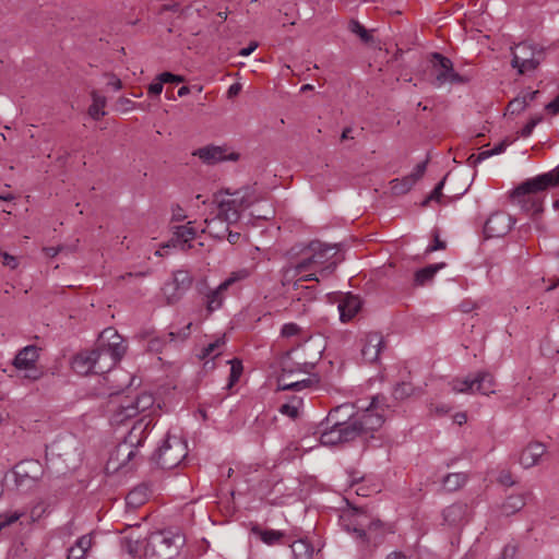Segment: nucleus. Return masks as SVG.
Wrapping results in <instances>:
<instances>
[{
  "label": "nucleus",
  "instance_id": "obj_23",
  "mask_svg": "<svg viewBox=\"0 0 559 559\" xmlns=\"http://www.w3.org/2000/svg\"><path fill=\"white\" fill-rule=\"evenodd\" d=\"M352 411L343 412L345 419L338 415L335 419V425L338 427L343 442H349L358 437H364L361 433V426L357 423L355 415H352Z\"/></svg>",
  "mask_w": 559,
  "mask_h": 559
},
{
  "label": "nucleus",
  "instance_id": "obj_39",
  "mask_svg": "<svg viewBox=\"0 0 559 559\" xmlns=\"http://www.w3.org/2000/svg\"><path fill=\"white\" fill-rule=\"evenodd\" d=\"M225 344V338L219 337L215 340L214 342L206 345L199 355L200 359H206L207 357L214 355L215 357L219 355V352H216L218 348H221Z\"/></svg>",
  "mask_w": 559,
  "mask_h": 559
},
{
  "label": "nucleus",
  "instance_id": "obj_10",
  "mask_svg": "<svg viewBox=\"0 0 559 559\" xmlns=\"http://www.w3.org/2000/svg\"><path fill=\"white\" fill-rule=\"evenodd\" d=\"M451 390L454 393H479L489 395L493 393L495 380L488 371H478L465 378H455L450 382Z\"/></svg>",
  "mask_w": 559,
  "mask_h": 559
},
{
  "label": "nucleus",
  "instance_id": "obj_19",
  "mask_svg": "<svg viewBox=\"0 0 559 559\" xmlns=\"http://www.w3.org/2000/svg\"><path fill=\"white\" fill-rule=\"evenodd\" d=\"M38 357V348L35 345H27L19 350L13 359V366L17 370H25V378L36 380L39 378V372L35 368Z\"/></svg>",
  "mask_w": 559,
  "mask_h": 559
},
{
  "label": "nucleus",
  "instance_id": "obj_56",
  "mask_svg": "<svg viewBox=\"0 0 559 559\" xmlns=\"http://www.w3.org/2000/svg\"><path fill=\"white\" fill-rule=\"evenodd\" d=\"M127 549H128V552L130 555L138 556L139 555V550H140L138 540L134 542V543L132 540H128L127 542Z\"/></svg>",
  "mask_w": 559,
  "mask_h": 559
},
{
  "label": "nucleus",
  "instance_id": "obj_12",
  "mask_svg": "<svg viewBox=\"0 0 559 559\" xmlns=\"http://www.w3.org/2000/svg\"><path fill=\"white\" fill-rule=\"evenodd\" d=\"M154 404L152 394L142 393L134 399H124L111 415V423L121 425L127 419L135 417L139 413L151 408Z\"/></svg>",
  "mask_w": 559,
  "mask_h": 559
},
{
  "label": "nucleus",
  "instance_id": "obj_20",
  "mask_svg": "<svg viewBox=\"0 0 559 559\" xmlns=\"http://www.w3.org/2000/svg\"><path fill=\"white\" fill-rule=\"evenodd\" d=\"M191 322L186 324L178 331H169L168 333L152 337L147 343V349L154 353H160L167 345H178L185 342L190 336Z\"/></svg>",
  "mask_w": 559,
  "mask_h": 559
},
{
  "label": "nucleus",
  "instance_id": "obj_60",
  "mask_svg": "<svg viewBox=\"0 0 559 559\" xmlns=\"http://www.w3.org/2000/svg\"><path fill=\"white\" fill-rule=\"evenodd\" d=\"M466 420H467V416H466V414H465V413H456V414L454 415V423H456V424H457V425H460V426H461V425H463V424H465V423H466Z\"/></svg>",
  "mask_w": 559,
  "mask_h": 559
},
{
  "label": "nucleus",
  "instance_id": "obj_61",
  "mask_svg": "<svg viewBox=\"0 0 559 559\" xmlns=\"http://www.w3.org/2000/svg\"><path fill=\"white\" fill-rule=\"evenodd\" d=\"M226 233H227V239H228V241L230 243H236L239 240V238H240V234L239 233H233L229 229Z\"/></svg>",
  "mask_w": 559,
  "mask_h": 559
},
{
  "label": "nucleus",
  "instance_id": "obj_4",
  "mask_svg": "<svg viewBox=\"0 0 559 559\" xmlns=\"http://www.w3.org/2000/svg\"><path fill=\"white\" fill-rule=\"evenodd\" d=\"M556 187H559V179L551 169L523 181L511 192L510 198L524 213L535 216L544 211L547 191Z\"/></svg>",
  "mask_w": 559,
  "mask_h": 559
},
{
  "label": "nucleus",
  "instance_id": "obj_26",
  "mask_svg": "<svg viewBox=\"0 0 559 559\" xmlns=\"http://www.w3.org/2000/svg\"><path fill=\"white\" fill-rule=\"evenodd\" d=\"M468 514V506L463 502H456L447 507L443 512V520L450 526L462 524Z\"/></svg>",
  "mask_w": 559,
  "mask_h": 559
},
{
  "label": "nucleus",
  "instance_id": "obj_7",
  "mask_svg": "<svg viewBox=\"0 0 559 559\" xmlns=\"http://www.w3.org/2000/svg\"><path fill=\"white\" fill-rule=\"evenodd\" d=\"M185 537L170 530L152 533L143 545L144 559H174L179 555Z\"/></svg>",
  "mask_w": 559,
  "mask_h": 559
},
{
  "label": "nucleus",
  "instance_id": "obj_46",
  "mask_svg": "<svg viewBox=\"0 0 559 559\" xmlns=\"http://www.w3.org/2000/svg\"><path fill=\"white\" fill-rule=\"evenodd\" d=\"M518 548L513 544H508L503 547L501 555L498 559H515Z\"/></svg>",
  "mask_w": 559,
  "mask_h": 559
},
{
  "label": "nucleus",
  "instance_id": "obj_57",
  "mask_svg": "<svg viewBox=\"0 0 559 559\" xmlns=\"http://www.w3.org/2000/svg\"><path fill=\"white\" fill-rule=\"evenodd\" d=\"M499 480L502 485L506 486H512L514 484L510 473H501L499 476Z\"/></svg>",
  "mask_w": 559,
  "mask_h": 559
},
{
  "label": "nucleus",
  "instance_id": "obj_17",
  "mask_svg": "<svg viewBox=\"0 0 559 559\" xmlns=\"http://www.w3.org/2000/svg\"><path fill=\"white\" fill-rule=\"evenodd\" d=\"M353 406L350 405H341L334 409H332L325 418L324 423L320 424V443L322 445H335L338 443H343L341 432L338 431V427H336L335 421L338 415H342L343 412L352 411Z\"/></svg>",
  "mask_w": 559,
  "mask_h": 559
},
{
  "label": "nucleus",
  "instance_id": "obj_50",
  "mask_svg": "<svg viewBox=\"0 0 559 559\" xmlns=\"http://www.w3.org/2000/svg\"><path fill=\"white\" fill-rule=\"evenodd\" d=\"M445 248V242L442 241L440 238H439V235L436 233L433 235V243L430 245L427 249H426V252L429 253V252H433V251H437V250H443Z\"/></svg>",
  "mask_w": 559,
  "mask_h": 559
},
{
  "label": "nucleus",
  "instance_id": "obj_6",
  "mask_svg": "<svg viewBox=\"0 0 559 559\" xmlns=\"http://www.w3.org/2000/svg\"><path fill=\"white\" fill-rule=\"evenodd\" d=\"M148 425L150 423H143V420L133 425L123 442L119 443L111 452L108 468L112 467L114 471L124 469L126 472L132 469L131 462L138 455V448L147 438Z\"/></svg>",
  "mask_w": 559,
  "mask_h": 559
},
{
  "label": "nucleus",
  "instance_id": "obj_63",
  "mask_svg": "<svg viewBox=\"0 0 559 559\" xmlns=\"http://www.w3.org/2000/svg\"><path fill=\"white\" fill-rule=\"evenodd\" d=\"M385 559H406L405 555L400 551H393Z\"/></svg>",
  "mask_w": 559,
  "mask_h": 559
},
{
  "label": "nucleus",
  "instance_id": "obj_28",
  "mask_svg": "<svg viewBox=\"0 0 559 559\" xmlns=\"http://www.w3.org/2000/svg\"><path fill=\"white\" fill-rule=\"evenodd\" d=\"M92 546V536L86 534L76 539L68 550L67 559H84Z\"/></svg>",
  "mask_w": 559,
  "mask_h": 559
},
{
  "label": "nucleus",
  "instance_id": "obj_33",
  "mask_svg": "<svg viewBox=\"0 0 559 559\" xmlns=\"http://www.w3.org/2000/svg\"><path fill=\"white\" fill-rule=\"evenodd\" d=\"M525 506V499L522 495H511L502 503L501 511L509 516L520 511Z\"/></svg>",
  "mask_w": 559,
  "mask_h": 559
},
{
  "label": "nucleus",
  "instance_id": "obj_22",
  "mask_svg": "<svg viewBox=\"0 0 559 559\" xmlns=\"http://www.w3.org/2000/svg\"><path fill=\"white\" fill-rule=\"evenodd\" d=\"M193 155L198 156L203 163L209 165L216 164L223 160L238 159V154H226V148L224 146L216 145H207L204 147H200L193 153Z\"/></svg>",
  "mask_w": 559,
  "mask_h": 559
},
{
  "label": "nucleus",
  "instance_id": "obj_3",
  "mask_svg": "<svg viewBox=\"0 0 559 559\" xmlns=\"http://www.w3.org/2000/svg\"><path fill=\"white\" fill-rule=\"evenodd\" d=\"M336 253V246L312 241L307 248V255L293 269L295 275H301L295 285L299 286L300 283L308 281L318 282L320 277L331 275L338 264Z\"/></svg>",
  "mask_w": 559,
  "mask_h": 559
},
{
  "label": "nucleus",
  "instance_id": "obj_45",
  "mask_svg": "<svg viewBox=\"0 0 559 559\" xmlns=\"http://www.w3.org/2000/svg\"><path fill=\"white\" fill-rule=\"evenodd\" d=\"M300 332V326L296 323H286L282 326L281 334L284 337H292Z\"/></svg>",
  "mask_w": 559,
  "mask_h": 559
},
{
  "label": "nucleus",
  "instance_id": "obj_48",
  "mask_svg": "<svg viewBox=\"0 0 559 559\" xmlns=\"http://www.w3.org/2000/svg\"><path fill=\"white\" fill-rule=\"evenodd\" d=\"M347 29L354 35H369L367 29L357 21H350Z\"/></svg>",
  "mask_w": 559,
  "mask_h": 559
},
{
  "label": "nucleus",
  "instance_id": "obj_8",
  "mask_svg": "<svg viewBox=\"0 0 559 559\" xmlns=\"http://www.w3.org/2000/svg\"><path fill=\"white\" fill-rule=\"evenodd\" d=\"M187 454V442L168 433L160 447L153 453L152 460L162 468L171 469L178 466Z\"/></svg>",
  "mask_w": 559,
  "mask_h": 559
},
{
  "label": "nucleus",
  "instance_id": "obj_2",
  "mask_svg": "<svg viewBox=\"0 0 559 559\" xmlns=\"http://www.w3.org/2000/svg\"><path fill=\"white\" fill-rule=\"evenodd\" d=\"M340 525L353 535L362 550L368 552L382 545L390 532L386 524L357 508L344 511L340 515Z\"/></svg>",
  "mask_w": 559,
  "mask_h": 559
},
{
  "label": "nucleus",
  "instance_id": "obj_18",
  "mask_svg": "<svg viewBox=\"0 0 559 559\" xmlns=\"http://www.w3.org/2000/svg\"><path fill=\"white\" fill-rule=\"evenodd\" d=\"M514 223L515 219L511 215L497 211L487 218L484 233L487 238L502 237L511 230Z\"/></svg>",
  "mask_w": 559,
  "mask_h": 559
},
{
  "label": "nucleus",
  "instance_id": "obj_53",
  "mask_svg": "<svg viewBox=\"0 0 559 559\" xmlns=\"http://www.w3.org/2000/svg\"><path fill=\"white\" fill-rule=\"evenodd\" d=\"M21 518V513H13L9 516H5L3 521L0 522L1 526L4 528L13 523H15Z\"/></svg>",
  "mask_w": 559,
  "mask_h": 559
},
{
  "label": "nucleus",
  "instance_id": "obj_30",
  "mask_svg": "<svg viewBox=\"0 0 559 559\" xmlns=\"http://www.w3.org/2000/svg\"><path fill=\"white\" fill-rule=\"evenodd\" d=\"M293 559H312L313 547L304 538H298L290 544Z\"/></svg>",
  "mask_w": 559,
  "mask_h": 559
},
{
  "label": "nucleus",
  "instance_id": "obj_1",
  "mask_svg": "<svg viewBox=\"0 0 559 559\" xmlns=\"http://www.w3.org/2000/svg\"><path fill=\"white\" fill-rule=\"evenodd\" d=\"M123 338L116 329L107 328L100 334L96 347L75 355L72 367L78 373L103 374L114 368L126 353Z\"/></svg>",
  "mask_w": 559,
  "mask_h": 559
},
{
  "label": "nucleus",
  "instance_id": "obj_62",
  "mask_svg": "<svg viewBox=\"0 0 559 559\" xmlns=\"http://www.w3.org/2000/svg\"><path fill=\"white\" fill-rule=\"evenodd\" d=\"M240 91V85L239 84H233L229 86L228 88V96H234V95H237Z\"/></svg>",
  "mask_w": 559,
  "mask_h": 559
},
{
  "label": "nucleus",
  "instance_id": "obj_44",
  "mask_svg": "<svg viewBox=\"0 0 559 559\" xmlns=\"http://www.w3.org/2000/svg\"><path fill=\"white\" fill-rule=\"evenodd\" d=\"M527 106L526 97L514 98L509 103V109L512 114L521 112Z\"/></svg>",
  "mask_w": 559,
  "mask_h": 559
},
{
  "label": "nucleus",
  "instance_id": "obj_11",
  "mask_svg": "<svg viewBox=\"0 0 559 559\" xmlns=\"http://www.w3.org/2000/svg\"><path fill=\"white\" fill-rule=\"evenodd\" d=\"M292 354L293 350L287 352L286 357L282 361V373L277 379V388L282 391H301L312 384V380L309 378L296 380V382H288V379L292 378L295 372H308V370L313 367V364L308 361L295 364L290 358Z\"/></svg>",
  "mask_w": 559,
  "mask_h": 559
},
{
  "label": "nucleus",
  "instance_id": "obj_5",
  "mask_svg": "<svg viewBox=\"0 0 559 559\" xmlns=\"http://www.w3.org/2000/svg\"><path fill=\"white\" fill-rule=\"evenodd\" d=\"M253 203L249 189L238 190L228 199L218 203V212L215 217L206 218V229L215 238L222 239L228 231V226L240 218L241 212Z\"/></svg>",
  "mask_w": 559,
  "mask_h": 559
},
{
  "label": "nucleus",
  "instance_id": "obj_42",
  "mask_svg": "<svg viewBox=\"0 0 559 559\" xmlns=\"http://www.w3.org/2000/svg\"><path fill=\"white\" fill-rule=\"evenodd\" d=\"M428 159L419 163L416 165V167L413 169V171L407 175L406 177L408 179L414 180V185L424 176L426 168H427Z\"/></svg>",
  "mask_w": 559,
  "mask_h": 559
},
{
  "label": "nucleus",
  "instance_id": "obj_14",
  "mask_svg": "<svg viewBox=\"0 0 559 559\" xmlns=\"http://www.w3.org/2000/svg\"><path fill=\"white\" fill-rule=\"evenodd\" d=\"M193 276L187 270H177L173 272L171 278L167 281L163 288V295L168 305L178 302L191 288Z\"/></svg>",
  "mask_w": 559,
  "mask_h": 559
},
{
  "label": "nucleus",
  "instance_id": "obj_41",
  "mask_svg": "<svg viewBox=\"0 0 559 559\" xmlns=\"http://www.w3.org/2000/svg\"><path fill=\"white\" fill-rule=\"evenodd\" d=\"M447 177L445 176L436 187L435 189L431 191V193L423 201L421 205L423 206H426L430 201L435 200V201H439L440 198L442 197V189L444 187V182L447 180Z\"/></svg>",
  "mask_w": 559,
  "mask_h": 559
},
{
  "label": "nucleus",
  "instance_id": "obj_49",
  "mask_svg": "<svg viewBox=\"0 0 559 559\" xmlns=\"http://www.w3.org/2000/svg\"><path fill=\"white\" fill-rule=\"evenodd\" d=\"M540 121V118L531 119L520 131V135L523 138H527L532 134L534 128Z\"/></svg>",
  "mask_w": 559,
  "mask_h": 559
},
{
  "label": "nucleus",
  "instance_id": "obj_38",
  "mask_svg": "<svg viewBox=\"0 0 559 559\" xmlns=\"http://www.w3.org/2000/svg\"><path fill=\"white\" fill-rule=\"evenodd\" d=\"M300 404L301 400L294 397L292 402L282 404L278 411L283 415H286L290 418H296L298 416Z\"/></svg>",
  "mask_w": 559,
  "mask_h": 559
},
{
  "label": "nucleus",
  "instance_id": "obj_58",
  "mask_svg": "<svg viewBox=\"0 0 559 559\" xmlns=\"http://www.w3.org/2000/svg\"><path fill=\"white\" fill-rule=\"evenodd\" d=\"M108 85L111 86L115 91H119L122 86L120 79L115 75H110V80L108 81Z\"/></svg>",
  "mask_w": 559,
  "mask_h": 559
},
{
  "label": "nucleus",
  "instance_id": "obj_25",
  "mask_svg": "<svg viewBox=\"0 0 559 559\" xmlns=\"http://www.w3.org/2000/svg\"><path fill=\"white\" fill-rule=\"evenodd\" d=\"M545 452V444L542 442H532L522 451L519 462L524 468H530L538 463Z\"/></svg>",
  "mask_w": 559,
  "mask_h": 559
},
{
  "label": "nucleus",
  "instance_id": "obj_59",
  "mask_svg": "<svg viewBox=\"0 0 559 559\" xmlns=\"http://www.w3.org/2000/svg\"><path fill=\"white\" fill-rule=\"evenodd\" d=\"M186 218V215L183 214V211L180 206H177L174 211H173V219L174 221H182Z\"/></svg>",
  "mask_w": 559,
  "mask_h": 559
},
{
  "label": "nucleus",
  "instance_id": "obj_47",
  "mask_svg": "<svg viewBox=\"0 0 559 559\" xmlns=\"http://www.w3.org/2000/svg\"><path fill=\"white\" fill-rule=\"evenodd\" d=\"M157 80L164 83H180L183 81V78L180 75L173 74L170 72H163L157 76Z\"/></svg>",
  "mask_w": 559,
  "mask_h": 559
},
{
  "label": "nucleus",
  "instance_id": "obj_55",
  "mask_svg": "<svg viewBox=\"0 0 559 559\" xmlns=\"http://www.w3.org/2000/svg\"><path fill=\"white\" fill-rule=\"evenodd\" d=\"M546 110L556 115L559 112V95L545 106Z\"/></svg>",
  "mask_w": 559,
  "mask_h": 559
},
{
  "label": "nucleus",
  "instance_id": "obj_40",
  "mask_svg": "<svg viewBox=\"0 0 559 559\" xmlns=\"http://www.w3.org/2000/svg\"><path fill=\"white\" fill-rule=\"evenodd\" d=\"M413 385L407 382L397 383L393 391V396L396 400H404L413 394Z\"/></svg>",
  "mask_w": 559,
  "mask_h": 559
},
{
  "label": "nucleus",
  "instance_id": "obj_29",
  "mask_svg": "<svg viewBox=\"0 0 559 559\" xmlns=\"http://www.w3.org/2000/svg\"><path fill=\"white\" fill-rule=\"evenodd\" d=\"M148 488L144 485L138 486L129 491L126 497V504L130 509H138L147 501Z\"/></svg>",
  "mask_w": 559,
  "mask_h": 559
},
{
  "label": "nucleus",
  "instance_id": "obj_27",
  "mask_svg": "<svg viewBox=\"0 0 559 559\" xmlns=\"http://www.w3.org/2000/svg\"><path fill=\"white\" fill-rule=\"evenodd\" d=\"M360 307L361 301L357 296L348 294L343 297L337 306L341 321L345 323L352 320L358 313Z\"/></svg>",
  "mask_w": 559,
  "mask_h": 559
},
{
  "label": "nucleus",
  "instance_id": "obj_15",
  "mask_svg": "<svg viewBox=\"0 0 559 559\" xmlns=\"http://www.w3.org/2000/svg\"><path fill=\"white\" fill-rule=\"evenodd\" d=\"M428 61L436 71L433 85L441 87L445 83H462L463 78L454 71L452 61L440 52H431L428 55Z\"/></svg>",
  "mask_w": 559,
  "mask_h": 559
},
{
  "label": "nucleus",
  "instance_id": "obj_21",
  "mask_svg": "<svg viewBox=\"0 0 559 559\" xmlns=\"http://www.w3.org/2000/svg\"><path fill=\"white\" fill-rule=\"evenodd\" d=\"M197 230L191 226V222L187 225L176 226L171 239L164 243L162 249L165 248H179L187 251L192 248L191 241L195 238Z\"/></svg>",
  "mask_w": 559,
  "mask_h": 559
},
{
  "label": "nucleus",
  "instance_id": "obj_34",
  "mask_svg": "<svg viewBox=\"0 0 559 559\" xmlns=\"http://www.w3.org/2000/svg\"><path fill=\"white\" fill-rule=\"evenodd\" d=\"M93 104L88 108V114L94 120H99L106 115L103 108L106 105V98L99 95L96 91L92 92Z\"/></svg>",
  "mask_w": 559,
  "mask_h": 559
},
{
  "label": "nucleus",
  "instance_id": "obj_35",
  "mask_svg": "<svg viewBox=\"0 0 559 559\" xmlns=\"http://www.w3.org/2000/svg\"><path fill=\"white\" fill-rule=\"evenodd\" d=\"M253 533L259 535L261 540L266 545H275L286 537L285 533L275 530H260L254 527Z\"/></svg>",
  "mask_w": 559,
  "mask_h": 559
},
{
  "label": "nucleus",
  "instance_id": "obj_24",
  "mask_svg": "<svg viewBox=\"0 0 559 559\" xmlns=\"http://www.w3.org/2000/svg\"><path fill=\"white\" fill-rule=\"evenodd\" d=\"M384 346L383 337L380 333L371 332L366 335L365 344L361 348V356L367 362L378 360L380 352Z\"/></svg>",
  "mask_w": 559,
  "mask_h": 559
},
{
  "label": "nucleus",
  "instance_id": "obj_54",
  "mask_svg": "<svg viewBox=\"0 0 559 559\" xmlns=\"http://www.w3.org/2000/svg\"><path fill=\"white\" fill-rule=\"evenodd\" d=\"M259 44L257 41H251L248 47H245L239 50L238 55L242 57H247L251 55L257 48Z\"/></svg>",
  "mask_w": 559,
  "mask_h": 559
},
{
  "label": "nucleus",
  "instance_id": "obj_31",
  "mask_svg": "<svg viewBox=\"0 0 559 559\" xmlns=\"http://www.w3.org/2000/svg\"><path fill=\"white\" fill-rule=\"evenodd\" d=\"M445 266V263L429 264L415 273V284L419 286L426 285L432 281L437 272Z\"/></svg>",
  "mask_w": 559,
  "mask_h": 559
},
{
  "label": "nucleus",
  "instance_id": "obj_36",
  "mask_svg": "<svg viewBox=\"0 0 559 559\" xmlns=\"http://www.w3.org/2000/svg\"><path fill=\"white\" fill-rule=\"evenodd\" d=\"M467 480L464 473H451L443 478V487L448 491H455L461 488Z\"/></svg>",
  "mask_w": 559,
  "mask_h": 559
},
{
  "label": "nucleus",
  "instance_id": "obj_64",
  "mask_svg": "<svg viewBox=\"0 0 559 559\" xmlns=\"http://www.w3.org/2000/svg\"><path fill=\"white\" fill-rule=\"evenodd\" d=\"M190 93V87L189 86H181L179 90H178V96L179 97H183L186 95H188Z\"/></svg>",
  "mask_w": 559,
  "mask_h": 559
},
{
  "label": "nucleus",
  "instance_id": "obj_43",
  "mask_svg": "<svg viewBox=\"0 0 559 559\" xmlns=\"http://www.w3.org/2000/svg\"><path fill=\"white\" fill-rule=\"evenodd\" d=\"M228 362L231 364L230 376H229V386H230L239 380L241 371H242V365L240 361H234V360H229Z\"/></svg>",
  "mask_w": 559,
  "mask_h": 559
},
{
  "label": "nucleus",
  "instance_id": "obj_51",
  "mask_svg": "<svg viewBox=\"0 0 559 559\" xmlns=\"http://www.w3.org/2000/svg\"><path fill=\"white\" fill-rule=\"evenodd\" d=\"M163 84L164 82L157 80L156 82H153L148 86V94L153 96H158L163 91Z\"/></svg>",
  "mask_w": 559,
  "mask_h": 559
},
{
  "label": "nucleus",
  "instance_id": "obj_13",
  "mask_svg": "<svg viewBox=\"0 0 559 559\" xmlns=\"http://www.w3.org/2000/svg\"><path fill=\"white\" fill-rule=\"evenodd\" d=\"M383 396H373L369 407H367L362 413L355 415L357 423L361 426L360 430L365 438L368 436L372 437V433L382 427L384 417L380 411H383Z\"/></svg>",
  "mask_w": 559,
  "mask_h": 559
},
{
  "label": "nucleus",
  "instance_id": "obj_32",
  "mask_svg": "<svg viewBox=\"0 0 559 559\" xmlns=\"http://www.w3.org/2000/svg\"><path fill=\"white\" fill-rule=\"evenodd\" d=\"M510 144H511V142H509L508 140H503L491 150H486L478 154H472L468 158V162H469V164L476 166L477 164L481 163L483 160H485L493 155L503 153Z\"/></svg>",
  "mask_w": 559,
  "mask_h": 559
},
{
  "label": "nucleus",
  "instance_id": "obj_52",
  "mask_svg": "<svg viewBox=\"0 0 559 559\" xmlns=\"http://www.w3.org/2000/svg\"><path fill=\"white\" fill-rule=\"evenodd\" d=\"M1 257L3 259V264L10 269H15L17 266V260L15 257L5 252L1 253Z\"/></svg>",
  "mask_w": 559,
  "mask_h": 559
},
{
  "label": "nucleus",
  "instance_id": "obj_16",
  "mask_svg": "<svg viewBox=\"0 0 559 559\" xmlns=\"http://www.w3.org/2000/svg\"><path fill=\"white\" fill-rule=\"evenodd\" d=\"M250 276L248 269H240L233 272L224 282H222L215 289L206 294V309L213 312L223 306L226 290L235 283L245 281Z\"/></svg>",
  "mask_w": 559,
  "mask_h": 559
},
{
  "label": "nucleus",
  "instance_id": "obj_9",
  "mask_svg": "<svg viewBox=\"0 0 559 559\" xmlns=\"http://www.w3.org/2000/svg\"><path fill=\"white\" fill-rule=\"evenodd\" d=\"M544 58V49L535 45L531 39H525L512 48L513 68L519 74H526L534 71Z\"/></svg>",
  "mask_w": 559,
  "mask_h": 559
},
{
  "label": "nucleus",
  "instance_id": "obj_37",
  "mask_svg": "<svg viewBox=\"0 0 559 559\" xmlns=\"http://www.w3.org/2000/svg\"><path fill=\"white\" fill-rule=\"evenodd\" d=\"M414 180L408 179L406 176L402 179H393L391 181V189L394 194H404L414 187Z\"/></svg>",
  "mask_w": 559,
  "mask_h": 559
}]
</instances>
